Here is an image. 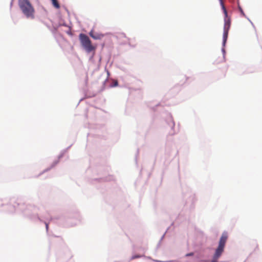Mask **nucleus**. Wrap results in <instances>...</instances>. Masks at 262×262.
Wrapping results in <instances>:
<instances>
[{
    "mask_svg": "<svg viewBox=\"0 0 262 262\" xmlns=\"http://www.w3.org/2000/svg\"><path fill=\"white\" fill-rule=\"evenodd\" d=\"M52 216H50L49 214L48 213H46L43 215L42 217V220L41 221H39L41 223H43L45 224L46 226V229L47 233H49V221H52V220H51V217ZM55 223H57L56 220H53Z\"/></svg>",
    "mask_w": 262,
    "mask_h": 262,
    "instance_id": "12",
    "label": "nucleus"
},
{
    "mask_svg": "<svg viewBox=\"0 0 262 262\" xmlns=\"http://www.w3.org/2000/svg\"><path fill=\"white\" fill-rule=\"evenodd\" d=\"M53 236H55V237H59V236H56V235H53Z\"/></svg>",
    "mask_w": 262,
    "mask_h": 262,
    "instance_id": "43",
    "label": "nucleus"
},
{
    "mask_svg": "<svg viewBox=\"0 0 262 262\" xmlns=\"http://www.w3.org/2000/svg\"><path fill=\"white\" fill-rule=\"evenodd\" d=\"M112 177L109 176L108 177H105V178H100L98 179H95L94 180L98 181L99 182H102V181H107L111 180Z\"/></svg>",
    "mask_w": 262,
    "mask_h": 262,
    "instance_id": "19",
    "label": "nucleus"
},
{
    "mask_svg": "<svg viewBox=\"0 0 262 262\" xmlns=\"http://www.w3.org/2000/svg\"><path fill=\"white\" fill-rule=\"evenodd\" d=\"M53 33H55V32H56L58 29V27H57V26L56 25V26H54L53 25Z\"/></svg>",
    "mask_w": 262,
    "mask_h": 262,
    "instance_id": "27",
    "label": "nucleus"
},
{
    "mask_svg": "<svg viewBox=\"0 0 262 262\" xmlns=\"http://www.w3.org/2000/svg\"><path fill=\"white\" fill-rule=\"evenodd\" d=\"M228 237V236L227 232L226 231H224L219 239L217 245L225 248Z\"/></svg>",
    "mask_w": 262,
    "mask_h": 262,
    "instance_id": "13",
    "label": "nucleus"
},
{
    "mask_svg": "<svg viewBox=\"0 0 262 262\" xmlns=\"http://www.w3.org/2000/svg\"><path fill=\"white\" fill-rule=\"evenodd\" d=\"M101 60H102V58H101V56H100V57H99V62H101Z\"/></svg>",
    "mask_w": 262,
    "mask_h": 262,
    "instance_id": "37",
    "label": "nucleus"
},
{
    "mask_svg": "<svg viewBox=\"0 0 262 262\" xmlns=\"http://www.w3.org/2000/svg\"><path fill=\"white\" fill-rule=\"evenodd\" d=\"M225 247L217 245L216 248L215 249L214 252L211 259L200 260V261L203 262H219L220 258L222 256L225 251Z\"/></svg>",
    "mask_w": 262,
    "mask_h": 262,
    "instance_id": "6",
    "label": "nucleus"
},
{
    "mask_svg": "<svg viewBox=\"0 0 262 262\" xmlns=\"http://www.w3.org/2000/svg\"><path fill=\"white\" fill-rule=\"evenodd\" d=\"M72 144L70 145L69 146H68V147H67L66 149H64L63 150H66V152H67V151L71 148V147L72 146Z\"/></svg>",
    "mask_w": 262,
    "mask_h": 262,
    "instance_id": "34",
    "label": "nucleus"
},
{
    "mask_svg": "<svg viewBox=\"0 0 262 262\" xmlns=\"http://www.w3.org/2000/svg\"><path fill=\"white\" fill-rule=\"evenodd\" d=\"M88 77L86 76L85 77V84L86 85L88 84Z\"/></svg>",
    "mask_w": 262,
    "mask_h": 262,
    "instance_id": "35",
    "label": "nucleus"
},
{
    "mask_svg": "<svg viewBox=\"0 0 262 262\" xmlns=\"http://www.w3.org/2000/svg\"><path fill=\"white\" fill-rule=\"evenodd\" d=\"M218 1L219 2L220 5L221 6V8H222V7H225V5H224V2H223V0H218Z\"/></svg>",
    "mask_w": 262,
    "mask_h": 262,
    "instance_id": "29",
    "label": "nucleus"
},
{
    "mask_svg": "<svg viewBox=\"0 0 262 262\" xmlns=\"http://www.w3.org/2000/svg\"><path fill=\"white\" fill-rule=\"evenodd\" d=\"M61 20L62 21V22L58 23V24L56 25L57 26V27L60 28L61 26L68 27V26L67 24V23L62 19H61Z\"/></svg>",
    "mask_w": 262,
    "mask_h": 262,
    "instance_id": "20",
    "label": "nucleus"
},
{
    "mask_svg": "<svg viewBox=\"0 0 262 262\" xmlns=\"http://www.w3.org/2000/svg\"><path fill=\"white\" fill-rule=\"evenodd\" d=\"M184 197L186 198L185 207L190 209H193L194 207V203L195 202V195L192 192H189L185 194Z\"/></svg>",
    "mask_w": 262,
    "mask_h": 262,
    "instance_id": "8",
    "label": "nucleus"
},
{
    "mask_svg": "<svg viewBox=\"0 0 262 262\" xmlns=\"http://www.w3.org/2000/svg\"><path fill=\"white\" fill-rule=\"evenodd\" d=\"M161 103H158L157 104H156L154 106L150 107V108L152 110H153L154 111H156V109H157V107L159 106H161Z\"/></svg>",
    "mask_w": 262,
    "mask_h": 262,
    "instance_id": "22",
    "label": "nucleus"
},
{
    "mask_svg": "<svg viewBox=\"0 0 262 262\" xmlns=\"http://www.w3.org/2000/svg\"><path fill=\"white\" fill-rule=\"evenodd\" d=\"M105 70L106 72L107 76V78L103 82L102 85V86L101 88V89L100 90V92L103 91L105 89V87L106 86V82H107V79L108 78V77L111 75L110 72L107 70H106V68L105 69Z\"/></svg>",
    "mask_w": 262,
    "mask_h": 262,
    "instance_id": "17",
    "label": "nucleus"
},
{
    "mask_svg": "<svg viewBox=\"0 0 262 262\" xmlns=\"http://www.w3.org/2000/svg\"><path fill=\"white\" fill-rule=\"evenodd\" d=\"M247 20H248V21L251 24V25H252V26L254 28V25L253 24V23L252 22V21L249 19V18L247 16V18H246Z\"/></svg>",
    "mask_w": 262,
    "mask_h": 262,
    "instance_id": "32",
    "label": "nucleus"
},
{
    "mask_svg": "<svg viewBox=\"0 0 262 262\" xmlns=\"http://www.w3.org/2000/svg\"><path fill=\"white\" fill-rule=\"evenodd\" d=\"M52 3V6L56 9H59L60 8V5L59 3L58 2L57 0H50Z\"/></svg>",
    "mask_w": 262,
    "mask_h": 262,
    "instance_id": "18",
    "label": "nucleus"
},
{
    "mask_svg": "<svg viewBox=\"0 0 262 262\" xmlns=\"http://www.w3.org/2000/svg\"><path fill=\"white\" fill-rule=\"evenodd\" d=\"M119 85V83L118 81H115L114 84H110L108 87L109 88H114L116 87Z\"/></svg>",
    "mask_w": 262,
    "mask_h": 262,
    "instance_id": "25",
    "label": "nucleus"
},
{
    "mask_svg": "<svg viewBox=\"0 0 262 262\" xmlns=\"http://www.w3.org/2000/svg\"><path fill=\"white\" fill-rule=\"evenodd\" d=\"M50 219L56 220L57 224L64 227H73L81 221V216L77 211L60 213Z\"/></svg>",
    "mask_w": 262,
    "mask_h": 262,
    "instance_id": "1",
    "label": "nucleus"
},
{
    "mask_svg": "<svg viewBox=\"0 0 262 262\" xmlns=\"http://www.w3.org/2000/svg\"><path fill=\"white\" fill-rule=\"evenodd\" d=\"M195 258L198 259H199V256L198 255L196 256Z\"/></svg>",
    "mask_w": 262,
    "mask_h": 262,
    "instance_id": "41",
    "label": "nucleus"
},
{
    "mask_svg": "<svg viewBox=\"0 0 262 262\" xmlns=\"http://www.w3.org/2000/svg\"><path fill=\"white\" fill-rule=\"evenodd\" d=\"M95 52H96V51H93V52H91L92 54V55L89 57V60L90 61H93V58H94V57L95 56Z\"/></svg>",
    "mask_w": 262,
    "mask_h": 262,
    "instance_id": "24",
    "label": "nucleus"
},
{
    "mask_svg": "<svg viewBox=\"0 0 262 262\" xmlns=\"http://www.w3.org/2000/svg\"><path fill=\"white\" fill-rule=\"evenodd\" d=\"M89 34L94 40H100L104 36V34L96 32L94 31V29H91Z\"/></svg>",
    "mask_w": 262,
    "mask_h": 262,
    "instance_id": "14",
    "label": "nucleus"
},
{
    "mask_svg": "<svg viewBox=\"0 0 262 262\" xmlns=\"http://www.w3.org/2000/svg\"><path fill=\"white\" fill-rule=\"evenodd\" d=\"M174 150V147L173 145L167 144L165 147V155L167 158L172 156V152Z\"/></svg>",
    "mask_w": 262,
    "mask_h": 262,
    "instance_id": "15",
    "label": "nucleus"
},
{
    "mask_svg": "<svg viewBox=\"0 0 262 262\" xmlns=\"http://www.w3.org/2000/svg\"><path fill=\"white\" fill-rule=\"evenodd\" d=\"M12 1H13L14 0H11Z\"/></svg>",
    "mask_w": 262,
    "mask_h": 262,
    "instance_id": "47",
    "label": "nucleus"
},
{
    "mask_svg": "<svg viewBox=\"0 0 262 262\" xmlns=\"http://www.w3.org/2000/svg\"><path fill=\"white\" fill-rule=\"evenodd\" d=\"M127 45L130 47H135V46H132L129 42L127 43Z\"/></svg>",
    "mask_w": 262,
    "mask_h": 262,
    "instance_id": "36",
    "label": "nucleus"
},
{
    "mask_svg": "<svg viewBox=\"0 0 262 262\" xmlns=\"http://www.w3.org/2000/svg\"><path fill=\"white\" fill-rule=\"evenodd\" d=\"M169 228L168 227L167 229V230L166 231V232L164 233V234L162 236V237H161L160 239V241L158 244V246H159L160 245V243H161V242L163 240V239L164 238V236L166 234V232H167V231L169 229Z\"/></svg>",
    "mask_w": 262,
    "mask_h": 262,
    "instance_id": "26",
    "label": "nucleus"
},
{
    "mask_svg": "<svg viewBox=\"0 0 262 262\" xmlns=\"http://www.w3.org/2000/svg\"><path fill=\"white\" fill-rule=\"evenodd\" d=\"M194 255V252H189V253H186L185 255V257H190V256H193Z\"/></svg>",
    "mask_w": 262,
    "mask_h": 262,
    "instance_id": "23",
    "label": "nucleus"
},
{
    "mask_svg": "<svg viewBox=\"0 0 262 262\" xmlns=\"http://www.w3.org/2000/svg\"><path fill=\"white\" fill-rule=\"evenodd\" d=\"M224 14V30H230L231 25V16L228 14L227 9L225 7L221 8Z\"/></svg>",
    "mask_w": 262,
    "mask_h": 262,
    "instance_id": "7",
    "label": "nucleus"
},
{
    "mask_svg": "<svg viewBox=\"0 0 262 262\" xmlns=\"http://www.w3.org/2000/svg\"><path fill=\"white\" fill-rule=\"evenodd\" d=\"M13 1H11V3H10V7H12V5H13Z\"/></svg>",
    "mask_w": 262,
    "mask_h": 262,
    "instance_id": "39",
    "label": "nucleus"
},
{
    "mask_svg": "<svg viewBox=\"0 0 262 262\" xmlns=\"http://www.w3.org/2000/svg\"><path fill=\"white\" fill-rule=\"evenodd\" d=\"M4 200L0 199V212H1V209L3 208Z\"/></svg>",
    "mask_w": 262,
    "mask_h": 262,
    "instance_id": "28",
    "label": "nucleus"
},
{
    "mask_svg": "<svg viewBox=\"0 0 262 262\" xmlns=\"http://www.w3.org/2000/svg\"><path fill=\"white\" fill-rule=\"evenodd\" d=\"M229 30H224L223 29V40L222 43V49L221 51L223 54V57L224 59H225V56L226 54V51L225 49V47L226 46V43L227 42L228 38V34H229Z\"/></svg>",
    "mask_w": 262,
    "mask_h": 262,
    "instance_id": "11",
    "label": "nucleus"
},
{
    "mask_svg": "<svg viewBox=\"0 0 262 262\" xmlns=\"http://www.w3.org/2000/svg\"><path fill=\"white\" fill-rule=\"evenodd\" d=\"M25 203L19 199L11 198L8 201L4 200L1 212L13 213L16 211H20L24 207Z\"/></svg>",
    "mask_w": 262,
    "mask_h": 262,
    "instance_id": "3",
    "label": "nucleus"
},
{
    "mask_svg": "<svg viewBox=\"0 0 262 262\" xmlns=\"http://www.w3.org/2000/svg\"><path fill=\"white\" fill-rule=\"evenodd\" d=\"M66 153V150L63 149L62 150H61L60 153L59 154V155L58 156V159L57 160H54L50 166L46 168L42 172H41L39 174L38 176H41V174H42L43 173H45L46 172L49 171L52 168L54 167L56 165H57L58 164V163L59 162L60 159H61L64 156V155H65Z\"/></svg>",
    "mask_w": 262,
    "mask_h": 262,
    "instance_id": "10",
    "label": "nucleus"
},
{
    "mask_svg": "<svg viewBox=\"0 0 262 262\" xmlns=\"http://www.w3.org/2000/svg\"><path fill=\"white\" fill-rule=\"evenodd\" d=\"M18 5L23 14L27 18H35V9L29 0H18Z\"/></svg>",
    "mask_w": 262,
    "mask_h": 262,
    "instance_id": "4",
    "label": "nucleus"
},
{
    "mask_svg": "<svg viewBox=\"0 0 262 262\" xmlns=\"http://www.w3.org/2000/svg\"><path fill=\"white\" fill-rule=\"evenodd\" d=\"M178 154V151H177L176 155H177Z\"/></svg>",
    "mask_w": 262,
    "mask_h": 262,
    "instance_id": "46",
    "label": "nucleus"
},
{
    "mask_svg": "<svg viewBox=\"0 0 262 262\" xmlns=\"http://www.w3.org/2000/svg\"><path fill=\"white\" fill-rule=\"evenodd\" d=\"M139 149H138L137 150L136 155H135V159L136 163L137 162V157H138V155H139Z\"/></svg>",
    "mask_w": 262,
    "mask_h": 262,
    "instance_id": "30",
    "label": "nucleus"
},
{
    "mask_svg": "<svg viewBox=\"0 0 262 262\" xmlns=\"http://www.w3.org/2000/svg\"><path fill=\"white\" fill-rule=\"evenodd\" d=\"M81 47L87 53H91L96 51L97 45L92 43V41L89 36L84 33H80L78 36Z\"/></svg>",
    "mask_w": 262,
    "mask_h": 262,
    "instance_id": "5",
    "label": "nucleus"
},
{
    "mask_svg": "<svg viewBox=\"0 0 262 262\" xmlns=\"http://www.w3.org/2000/svg\"><path fill=\"white\" fill-rule=\"evenodd\" d=\"M236 6H237V8H237L238 7V6H241L240 4H239V0H236Z\"/></svg>",
    "mask_w": 262,
    "mask_h": 262,
    "instance_id": "33",
    "label": "nucleus"
},
{
    "mask_svg": "<svg viewBox=\"0 0 262 262\" xmlns=\"http://www.w3.org/2000/svg\"><path fill=\"white\" fill-rule=\"evenodd\" d=\"M43 208L31 204L25 203L24 207L21 209L24 215L34 222L41 221L43 215Z\"/></svg>",
    "mask_w": 262,
    "mask_h": 262,
    "instance_id": "2",
    "label": "nucleus"
},
{
    "mask_svg": "<svg viewBox=\"0 0 262 262\" xmlns=\"http://www.w3.org/2000/svg\"><path fill=\"white\" fill-rule=\"evenodd\" d=\"M83 100V98H81V99H80V100H79V102H78V104H79V103H80L81 101H82Z\"/></svg>",
    "mask_w": 262,
    "mask_h": 262,
    "instance_id": "38",
    "label": "nucleus"
},
{
    "mask_svg": "<svg viewBox=\"0 0 262 262\" xmlns=\"http://www.w3.org/2000/svg\"><path fill=\"white\" fill-rule=\"evenodd\" d=\"M165 113L166 115L165 118V122L171 129V131L169 134L171 135H173L176 133V132L174 130L175 122L171 113L168 112H166Z\"/></svg>",
    "mask_w": 262,
    "mask_h": 262,
    "instance_id": "9",
    "label": "nucleus"
},
{
    "mask_svg": "<svg viewBox=\"0 0 262 262\" xmlns=\"http://www.w3.org/2000/svg\"><path fill=\"white\" fill-rule=\"evenodd\" d=\"M232 7L233 10L230 12V13L231 14L232 13L233 10H237L239 12L241 16L244 17L245 18H247V16L245 14L241 6H238V7L237 8H236L234 6H232Z\"/></svg>",
    "mask_w": 262,
    "mask_h": 262,
    "instance_id": "16",
    "label": "nucleus"
},
{
    "mask_svg": "<svg viewBox=\"0 0 262 262\" xmlns=\"http://www.w3.org/2000/svg\"><path fill=\"white\" fill-rule=\"evenodd\" d=\"M66 11L68 12V13H69V10L67 9H66Z\"/></svg>",
    "mask_w": 262,
    "mask_h": 262,
    "instance_id": "42",
    "label": "nucleus"
},
{
    "mask_svg": "<svg viewBox=\"0 0 262 262\" xmlns=\"http://www.w3.org/2000/svg\"><path fill=\"white\" fill-rule=\"evenodd\" d=\"M124 45H125V44H127V43H126L125 42H124L123 43Z\"/></svg>",
    "mask_w": 262,
    "mask_h": 262,
    "instance_id": "45",
    "label": "nucleus"
},
{
    "mask_svg": "<svg viewBox=\"0 0 262 262\" xmlns=\"http://www.w3.org/2000/svg\"><path fill=\"white\" fill-rule=\"evenodd\" d=\"M66 33L70 36H72L73 35V34L72 32L70 31V30H68L66 31Z\"/></svg>",
    "mask_w": 262,
    "mask_h": 262,
    "instance_id": "31",
    "label": "nucleus"
},
{
    "mask_svg": "<svg viewBox=\"0 0 262 262\" xmlns=\"http://www.w3.org/2000/svg\"><path fill=\"white\" fill-rule=\"evenodd\" d=\"M123 35H124V37H126V35H125V34L124 33H123Z\"/></svg>",
    "mask_w": 262,
    "mask_h": 262,
    "instance_id": "44",
    "label": "nucleus"
},
{
    "mask_svg": "<svg viewBox=\"0 0 262 262\" xmlns=\"http://www.w3.org/2000/svg\"><path fill=\"white\" fill-rule=\"evenodd\" d=\"M142 256L140 254H134L132 255V256L130 258V259H135L136 258H139L141 257Z\"/></svg>",
    "mask_w": 262,
    "mask_h": 262,
    "instance_id": "21",
    "label": "nucleus"
},
{
    "mask_svg": "<svg viewBox=\"0 0 262 262\" xmlns=\"http://www.w3.org/2000/svg\"><path fill=\"white\" fill-rule=\"evenodd\" d=\"M95 94H93L92 96H88V97H95Z\"/></svg>",
    "mask_w": 262,
    "mask_h": 262,
    "instance_id": "40",
    "label": "nucleus"
}]
</instances>
